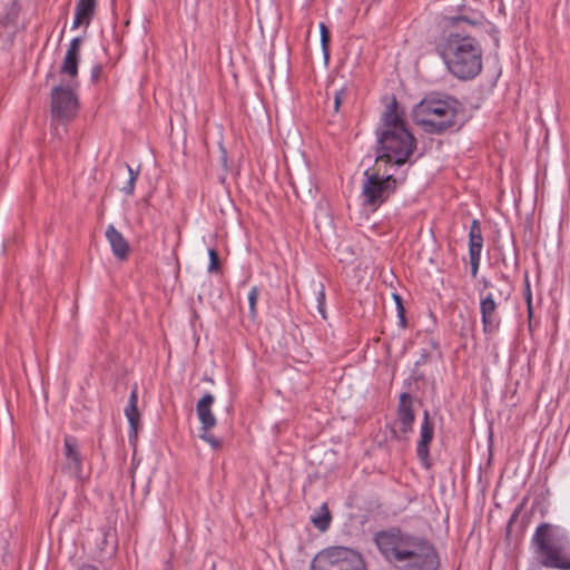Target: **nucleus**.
<instances>
[{
  "mask_svg": "<svg viewBox=\"0 0 570 570\" xmlns=\"http://www.w3.org/2000/svg\"><path fill=\"white\" fill-rule=\"evenodd\" d=\"M374 541L387 561L404 562L407 570L439 569V554L424 535L412 534L393 527L377 532Z\"/></svg>",
  "mask_w": 570,
  "mask_h": 570,
  "instance_id": "f257e3e1",
  "label": "nucleus"
},
{
  "mask_svg": "<svg viewBox=\"0 0 570 570\" xmlns=\"http://www.w3.org/2000/svg\"><path fill=\"white\" fill-rule=\"evenodd\" d=\"M448 70L460 80H471L482 70V49L469 35L450 32L438 46Z\"/></svg>",
  "mask_w": 570,
  "mask_h": 570,
  "instance_id": "f03ea898",
  "label": "nucleus"
},
{
  "mask_svg": "<svg viewBox=\"0 0 570 570\" xmlns=\"http://www.w3.org/2000/svg\"><path fill=\"white\" fill-rule=\"evenodd\" d=\"M460 108V102L452 98H425L415 105L412 117L425 132L441 135L456 125Z\"/></svg>",
  "mask_w": 570,
  "mask_h": 570,
  "instance_id": "7ed1b4c3",
  "label": "nucleus"
},
{
  "mask_svg": "<svg viewBox=\"0 0 570 570\" xmlns=\"http://www.w3.org/2000/svg\"><path fill=\"white\" fill-rule=\"evenodd\" d=\"M532 542L542 566L570 570V539L566 534L554 531L549 523H541L535 529Z\"/></svg>",
  "mask_w": 570,
  "mask_h": 570,
  "instance_id": "20e7f679",
  "label": "nucleus"
},
{
  "mask_svg": "<svg viewBox=\"0 0 570 570\" xmlns=\"http://www.w3.org/2000/svg\"><path fill=\"white\" fill-rule=\"evenodd\" d=\"M376 135L375 163L379 167L382 163L402 166L416 148V139L407 128L380 130Z\"/></svg>",
  "mask_w": 570,
  "mask_h": 570,
  "instance_id": "39448f33",
  "label": "nucleus"
},
{
  "mask_svg": "<svg viewBox=\"0 0 570 570\" xmlns=\"http://www.w3.org/2000/svg\"><path fill=\"white\" fill-rule=\"evenodd\" d=\"M362 187L364 203L372 208L380 207L396 189L397 180L393 175L381 176L379 173L365 170Z\"/></svg>",
  "mask_w": 570,
  "mask_h": 570,
  "instance_id": "423d86ee",
  "label": "nucleus"
},
{
  "mask_svg": "<svg viewBox=\"0 0 570 570\" xmlns=\"http://www.w3.org/2000/svg\"><path fill=\"white\" fill-rule=\"evenodd\" d=\"M364 561L362 556L345 547H332L318 552L311 562V566L330 568L335 570H351L352 567L361 566Z\"/></svg>",
  "mask_w": 570,
  "mask_h": 570,
  "instance_id": "0eeeda50",
  "label": "nucleus"
},
{
  "mask_svg": "<svg viewBox=\"0 0 570 570\" xmlns=\"http://www.w3.org/2000/svg\"><path fill=\"white\" fill-rule=\"evenodd\" d=\"M414 421L412 396L409 393H402L399 400L395 425L390 426L391 440H405L406 435L413 430Z\"/></svg>",
  "mask_w": 570,
  "mask_h": 570,
  "instance_id": "6e6552de",
  "label": "nucleus"
},
{
  "mask_svg": "<svg viewBox=\"0 0 570 570\" xmlns=\"http://www.w3.org/2000/svg\"><path fill=\"white\" fill-rule=\"evenodd\" d=\"M78 100L69 87L57 86L51 91V112L60 120H69L76 114Z\"/></svg>",
  "mask_w": 570,
  "mask_h": 570,
  "instance_id": "1a4fd4ad",
  "label": "nucleus"
},
{
  "mask_svg": "<svg viewBox=\"0 0 570 570\" xmlns=\"http://www.w3.org/2000/svg\"><path fill=\"white\" fill-rule=\"evenodd\" d=\"M65 463L63 472L70 476L82 480V458L79 451V444L75 436L66 435L63 440Z\"/></svg>",
  "mask_w": 570,
  "mask_h": 570,
  "instance_id": "9d476101",
  "label": "nucleus"
},
{
  "mask_svg": "<svg viewBox=\"0 0 570 570\" xmlns=\"http://www.w3.org/2000/svg\"><path fill=\"white\" fill-rule=\"evenodd\" d=\"M480 312L483 332L485 334H493L497 332L500 327V317L497 314V304L491 293L481 298Z\"/></svg>",
  "mask_w": 570,
  "mask_h": 570,
  "instance_id": "9b49d317",
  "label": "nucleus"
},
{
  "mask_svg": "<svg viewBox=\"0 0 570 570\" xmlns=\"http://www.w3.org/2000/svg\"><path fill=\"white\" fill-rule=\"evenodd\" d=\"M434 428L430 420L429 411L423 413V422L421 425L420 440L416 446V454L419 460L425 468H430L429 463V445L433 440Z\"/></svg>",
  "mask_w": 570,
  "mask_h": 570,
  "instance_id": "f8f14e48",
  "label": "nucleus"
},
{
  "mask_svg": "<svg viewBox=\"0 0 570 570\" xmlns=\"http://www.w3.org/2000/svg\"><path fill=\"white\" fill-rule=\"evenodd\" d=\"M138 387L135 384L128 400V404L125 407V415L128 420L130 433L129 438H137L138 429L140 426V414L138 411Z\"/></svg>",
  "mask_w": 570,
  "mask_h": 570,
  "instance_id": "ddd939ff",
  "label": "nucleus"
},
{
  "mask_svg": "<svg viewBox=\"0 0 570 570\" xmlns=\"http://www.w3.org/2000/svg\"><path fill=\"white\" fill-rule=\"evenodd\" d=\"M106 238L110 244L114 255L120 261L127 259L130 250L129 244L122 234L115 228L114 225H109L107 227Z\"/></svg>",
  "mask_w": 570,
  "mask_h": 570,
  "instance_id": "4468645a",
  "label": "nucleus"
},
{
  "mask_svg": "<svg viewBox=\"0 0 570 570\" xmlns=\"http://www.w3.org/2000/svg\"><path fill=\"white\" fill-rule=\"evenodd\" d=\"M214 400L215 399L210 393H206L196 405L197 415L202 423V430H210L216 425V417L210 410Z\"/></svg>",
  "mask_w": 570,
  "mask_h": 570,
  "instance_id": "2eb2a0df",
  "label": "nucleus"
},
{
  "mask_svg": "<svg viewBox=\"0 0 570 570\" xmlns=\"http://www.w3.org/2000/svg\"><path fill=\"white\" fill-rule=\"evenodd\" d=\"M384 128L382 130H396V128H406L402 115L397 111V101L395 98L387 105L382 115Z\"/></svg>",
  "mask_w": 570,
  "mask_h": 570,
  "instance_id": "dca6fc26",
  "label": "nucleus"
},
{
  "mask_svg": "<svg viewBox=\"0 0 570 570\" xmlns=\"http://www.w3.org/2000/svg\"><path fill=\"white\" fill-rule=\"evenodd\" d=\"M483 247V236L481 224L478 219H473L469 232V255H481Z\"/></svg>",
  "mask_w": 570,
  "mask_h": 570,
  "instance_id": "f3484780",
  "label": "nucleus"
},
{
  "mask_svg": "<svg viewBox=\"0 0 570 570\" xmlns=\"http://www.w3.org/2000/svg\"><path fill=\"white\" fill-rule=\"evenodd\" d=\"M96 6L91 3L77 2L76 13L72 28H78L81 24L88 26L95 14Z\"/></svg>",
  "mask_w": 570,
  "mask_h": 570,
  "instance_id": "a211bd4d",
  "label": "nucleus"
},
{
  "mask_svg": "<svg viewBox=\"0 0 570 570\" xmlns=\"http://www.w3.org/2000/svg\"><path fill=\"white\" fill-rule=\"evenodd\" d=\"M79 56L66 53L63 62L60 67V73L69 76L75 79L78 76Z\"/></svg>",
  "mask_w": 570,
  "mask_h": 570,
  "instance_id": "6ab92c4d",
  "label": "nucleus"
},
{
  "mask_svg": "<svg viewBox=\"0 0 570 570\" xmlns=\"http://www.w3.org/2000/svg\"><path fill=\"white\" fill-rule=\"evenodd\" d=\"M331 520L332 517L325 503L321 507V512L317 515L312 517V523L320 531H326L331 524Z\"/></svg>",
  "mask_w": 570,
  "mask_h": 570,
  "instance_id": "aec40b11",
  "label": "nucleus"
},
{
  "mask_svg": "<svg viewBox=\"0 0 570 570\" xmlns=\"http://www.w3.org/2000/svg\"><path fill=\"white\" fill-rule=\"evenodd\" d=\"M126 167L128 169L129 178H128V181L126 183V185L121 188V191L126 195H132L135 191L136 180L140 173V167L138 166L137 169H134L128 164L126 165Z\"/></svg>",
  "mask_w": 570,
  "mask_h": 570,
  "instance_id": "412c9836",
  "label": "nucleus"
},
{
  "mask_svg": "<svg viewBox=\"0 0 570 570\" xmlns=\"http://www.w3.org/2000/svg\"><path fill=\"white\" fill-rule=\"evenodd\" d=\"M320 32H321V46H322L323 55H324L325 60H327L330 57L331 33L324 22L320 23Z\"/></svg>",
  "mask_w": 570,
  "mask_h": 570,
  "instance_id": "4be33fe9",
  "label": "nucleus"
},
{
  "mask_svg": "<svg viewBox=\"0 0 570 570\" xmlns=\"http://www.w3.org/2000/svg\"><path fill=\"white\" fill-rule=\"evenodd\" d=\"M347 95H348V89L346 86H343L340 89H336L334 91L333 108H334L335 112H337L340 110V106L346 99Z\"/></svg>",
  "mask_w": 570,
  "mask_h": 570,
  "instance_id": "5701e85b",
  "label": "nucleus"
},
{
  "mask_svg": "<svg viewBox=\"0 0 570 570\" xmlns=\"http://www.w3.org/2000/svg\"><path fill=\"white\" fill-rule=\"evenodd\" d=\"M259 291L256 286L252 287V289L248 293V305H249V313L250 316L254 317L256 314V302L258 298Z\"/></svg>",
  "mask_w": 570,
  "mask_h": 570,
  "instance_id": "b1692460",
  "label": "nucleus"
},
{
  "mask_svg": "<svg viewBox=\"0 0 570 570\" xmlns=\"http://www.w3.org/2000/svg\"><path fill=\"white\" fill-rule=\"evenodd\" d=\"M316 301H317V311L321 313L323 318H326L325 315V292L324 286L320 284V288L316 294Z\"/></svg>",
  "mask_w": 570,
  "mask_h": 570,
  "instance_id": "393cba45",
  "label": "nucleus"
},
{
  "mask_svg": "<svg viewBox=\"0 0 570 570\" xmlns=\"http://www.w3.org/2000/svg\"><path fill=\"white\" fill-rule=\"evenodd\" d=\"M209 265H208V272L209 273H216L219 269V257L215 249H209Z\"/></svg>",
  "mask_w": 570,
  "mask_h": 570,
  "instance_id": "a878e982",
  "label": "nucleus"
},
{
  "mask_svg": "<svg viewBox=\"0 0 570 570\" xmlns=\"http://www.w3.org/2000/svg\"><path fill=\"white\" fill-rule=\"evenodd\" d=\"M205 442H207L213 449L220 448V440L215 438L209 430H203V433L199 435Z\"/></svg>",
  "mask_w": 570,
  "mask_h": 570,
  "instance_id": "bb28decb",
  "label": "nucleus"
},
{
  "mask_svg": "<svg viewBox=\"0 0 570 570\" xmlns=\"http://www.w3.org/2000/svg\"><path fill=\"white\" fill-rule=\"evenodd\" d=\"M205 442H207L213 449L220 448V440L215 438L209 430H203V433L199 435Z\"/></svg>",
  "mask_w": 570,
  "mask_h": 570,
  "instance_id": "cd10ccee",
  "label": "nucleus"
},
{
  "mask_svg": "<svg viewBox=\"0 0 570 570\" xmlns=\"http://www.w3.org/2000/svg\"><path fill=\"white\" fill-rule=\"evenodd\" d=\"M471 264V276L474 278L478 275L481 255H469Z\"/></svg>",
  "mask_w": 570,
  "mask_h": 570,
  "instance_id": "c85d7f7f",
  "label": "nucleus"
},
{
  "mask_svg": "<svg viewBox=\"0 0 570 570\" xmlns=\"http://www.w3.org/2000/svg\"><path fill=\"white\" fill-rule=\"evenodd\" d=\"M80 46H81V39L80 38H73L70 43H69V48L67 50L66 53H72L75 56H79V50H80Z\"/></svg>",
  "mask_w": 570,
  "mask_h": 570,
  "instance_id": "c756f323",
  "label": "nucleus"
},
{
  "mask_svg": "<svg viewBox=\"0 0 570 570\" xmlns=\"http://www.w3.org/2000/svg\"><path fill=\"white\" fill-rule=\"evenodd\" d=\"M396 309H397V315L400 317V323L404 327L406 320H405V308H404L402 302H399V305H396Z\"/></svg>",
  "mask_w": 570,
  "mask_h": 570,
  "instance_id": "7c9ffc66",
  "label": "nucleus"
},
{
  "mask_svg": "<svg viewBox=\"0 0 570 570\" xmlns=\"http://www.w3.org/2000/svg\"><path fill=\"white\" fill-rule=\"evenodd\" d=\"M101 72H102V67L100 65L94 66V68L91 69V79L94 81H97L99 79Z\"/></svg>",
  "mask_w": 570,
  "mask_h": 570,
  "instance_id": "2f4dec72",
  "label": "nucleus"
},
{
  "mask_svg": "<svg viewBox=\"0 0 570 570\" xmlns=\"http://www.w3.org/2000/svg\"><path fill=\"white\" fill-rule=\"evenodd\" d=\"M219 149H220V158L219 159H220L223 167L226 169L227 168V151L222 144H219Z\"/></svg>",
  "mask_w": 570,
  "mask_h": 570,
  "instance_id": "473e14b6",
  "label": "nucleus"
},
{
  "mask_svg": "<svg viewBox=\"0 0 570 570\" xmlns=\"http://www.w3.org/2000/svg\"><path fill=\"white\" fill-rule=\"evenodd\" d=\"M527 302H528L529 313L531 314V293H530L529 284H527Z\"/></svg>",
  "mask_w": 570,
  "mask_h": 570,
  "instance_id": "72a5a7b5",
  "label": "nucleus"
},
{
  "mask_svg": "<svg viewBox=\"0 0 570 570\" xmlns=\"http://www.w3.org/2000/svg\"><path fill=\"white\" fill-rule=\"evenodd\" d=\"M79 570H98V569L91 564H85Z\"/></svg>",
  "mask_w": 570,
  "mask_h": 570,
  "instance_id": "f704fd0d",
  "label": "nucleus"
},
{
  "mask_svg": "<svg viewBox=\"0 0 570 570\" xmlns=\"http://www.w3.org/2000/svg\"><path fill=\"white\" fill-rule=\"evenodd\" d=\"M393 297H394V301H395V304L399 305V302H402V298L400 295L397 294H393Z\"/></svg>",
  "mask_w": 570,
  "mask_h": 570,
  "instance_id": "c9c22d12",
  "label": "nucleus"
},
{
  "mask_svg": "<svg viewBox=\"0 0 570 570\" xmlns=\"http://www.w3.org/2000/svg\"><path fill=\"white\" fill-rule=\"evenodd\" d=\"M79 2H82V3H91L92 6H96V0H78Z\"/></svg>",
  "mask_w": 570,
  "mask_h": 570,
  "instance_id": "e433bc0d",
  "label": "nucleus"
},
{
  "mask_svg": "<svg viewBox=\"0 0 570 570\" xmlns=\"http://www.w3.org/2000/svg\"><path fill=\"white\" fill-rule=\"evenodd\" d=\"M483 285H484V287H488V286H490V282L488 279H483Z\"/></svg>",
  "mask_w": 570,
  "mask_h": 570,
  "instance_id": "4c0bfd02",
  "label": "nucleus"
},
{
  "mask_svg": "<svg viewBox=\"0 0 570 570\" xmlns=\"http://www.w3.org/2000/svg\"><path fill=\"white\" fill-rule=\"evenodd\" d=\"M423 358H425V355H422V358H420V361H416V364H420V362H423Z\"/></svg>",
  "mask_w": 570,
  "mask_h": 570,
  "instance_id": "58836bf2",
  "label": "nucleus"
},
{
  "mask_svg": "<svg viewBox=\"0 0 570 570\" xmlns=\"http://www.w3.org/2000/svg\"><path fill=\"white\" fill-rule=\"evenodd\" d=\"M423 358H425V355H422V358H420V361H416V364H420V362H423Z\"/></svg>",
  "mask_w": 570,
  "mask_h": 570,
  "instance_id": "ea45409f",
  "label": "nucleus"
},
{
  "mask_svg": "<svg viewBox=\"0 0 570 570\" xmlns=\"http://www.w3.org/2000/svg\"><path fill=\"white\" fill-rule=\"evenodd\" d=\"M423 358H425V355H422V358H420V361H416V364H420V362H423Z\"/></svg>",
  "mask_w": 570,
  "mask_h": 570,
  "instance_id": "a19ab883",
  "label": "nucleus"
},
{
  "mask_svg": "<svg viewBox=\"0 0 570 570\" xmlns=\"http://www.w3.org/2000/svg\"><path fill=\"white\" fill-rule=\"evenodd\" d=\"M453 20H454V21H459V20H461V18H460V17H456V18H453Z\"/></svg>",
  "mask_w": 570,
  "mask_h": 570,
  "instance_id": "79ce46f5",
  "label": "nucleus"
},
{
  "mask_svg": "<svg viewBox=\"0 0 570 570\" xmlns=\"http://www.w3.org/2000/svg\"><path fill=\"white\" fill-rule=\"evenodd\" d=\"M293 188L295 189V191L297 193V187L296 185L293 183Z\"/></svg>",
  "mask_w": 570,
  "mask_h": 570,
  "instance_id": "37998d69",
  "label": "nucleus"
}]
</instances>
